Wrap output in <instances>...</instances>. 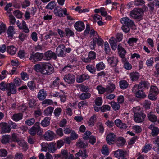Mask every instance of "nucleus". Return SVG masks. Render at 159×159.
Segmentation results:
<instances>
[{"label":"nucleus","mask_w":159,"mask_h":159,"mask_svg":"<svg viewBox=\"0 0 159 159\" xmlns=\"http://www.w3.org/2000/svg\"><path fill=\"white\" fill-rule=\"evenodd\" d=\"M29 133L32 136H35L36 134L38 135H41L42 132L40 126L39 122H36L34 125L29 130Z\"/></svg>","instance_id":"obj_1"},{"label":"nucleus","mask_w":159,"mask_h":159,"mask_svg":"<svg viewBox=\"0 0 159 159\" xmlns=\"http://www.w3.org/2000/svg\"><path fill=\"white\" fill-rule=\"evenodd\" d=\"M143 14V11L142 9L139 8H134L131 11L130 13V16L135 19L141 18Z\"/></svg>","instance_id":"obj_2"},{"label":"nucleus","mask_w":159,"mask_h":159,"mask_svg":"<svg viewBox=\"0 0 159 159\" xmlns=\"http://www.w3.org/2000/svg\"><path fill=\"white\" fill-rule=\"evenodd\" d=\"M43 57V53L38 52L34 53V52H33L31 54L29 59L35 63L36 62L41 61Z\"/></svg>","instance_id":"obj_3"},{"label":"nucleus","mask_w":159,"mask_h":159,"mask_svg":"<svg viewBox=\"0 0 159 159\" xmlns=\"http://www.w3.org/2000/svg\"><path fill=\"white\" fill-rule=\"evenodd\" d=\"M63 12L65 15H67V10L66 8L62 9V8L60 7L59 6H57L55 8L54 10V12L56 16L59 17L64 16L62 14Z\"/></svg>","instance_id":"obj_4"},{"label":"nucleus","mask_w":159,"mask_h":159,"mask_svg":"<svg viewBox=\"0 0 159 159\" xmlns=\"http://www.w3.org/2000/svg\"><path fill=\"white\" fill-rule=\"evenodd\" d=\"M7 90L8 96H10L11 94H15L16 92V86L15 84L12 82L7 84Z\"/></svg>","instance_id":"obj_5"},{"label":"nucleus","mask_w":159,"mask_h":159,"mask_svg":"<svg viewBox=\"0 0 159 159\" xmlns=\"http://www.w3.org/2000/svg\"><path fill=\"white\" fill-rule=\"evenodd\" d=\"M65 45L63 44L58 46L56 50V54L58 56L61 57L65 56Z\"/></svg>","instance_id":"obj_6"},{"label":"nucleus","mask_w":159,"mask_h":159,"mask_svg":"<svg viewBox=\"0 0 159 159\" xmlns=\"http://www.w3.org/2000/svg\"><path fill=\"white\" fill-rule=\"evenodd\" d=\"M146 116L145 114L143 112L134 115V120L137 123L142 122Z\"/></svg>","instance_id":"obj_7"},{"label":"nucleus","mask_w":159,"mask_h":159,"mask_svg":"<svg viewBox=\"0 0 159 159\" xmlns=\"http://www.w3.org/2000/svg\"><path fill=\"white\" fill-rule=\"evenodd\" d=\"M120 21L121 23L123 25L130 26V27L135 25L133 21L127 17L122 18L121 19Z\"/></svg>","instance_id":"obj_8"},{"label":"nucleus","mask_w":159,"mask_h":159,"mask_svg":"<svg viewBox=\"0 0 159 159\" xmlns=\"http://www.w3.org/2000/svg\"><path fill=\"white\" fill-rule=\"evenodd\" d=\"M53 70L54 68L52 66L48 65L47 63H45L42 74L49 75L53 72Z\"/></svg>","instance_id":"obj_9"},{"label":"nucleus","mask_w":159,"mask_h":159,"mask_svg":"<svg viewBox=\"0 0 159 159\" xmlns=\"http://www.w3.org/2000/svg\"><path fill=\"white\" fill-rule=\"evenodd\" d=\"M0 129L3 133H9L11 130L9 125L5 122H2L0 123Z\"/></svg>","instance_id":"obj_10"},{"label":"nucleus","mask_w":159,"mask_h":159,"mask_svg":"<svg viewBox=\"0 0 159 159\" xmlns=\"http://www.w3.org/2000/svg\"><path fill=\"white\" fill-rule=\"evenodd\" d=\"M63 79L66 82L69 84L73 83L75 81L74 75L70 74L65 75Z\"/></svg>","instance_id":"obj_11"},{"label":"nucleus","mask_w":159,"mask_h":159,"mask_svg":"<svg viewBox=\"0 0 159 159\" xmlns=\"http://www.w3.org/2000/svg\"><path fill=\"white\" fill-rule=\"evenodd\" d=\"M43 137L45 140L51 141L54 139V133L50 130L47 131L44 134Z\"/></svg>","instance_id":"obj_12"},{"label":"nucleus","mask_w":159,"mask_h":159,"mask_svg":"<svg viewBox=\"0 0 159 159\" xmlns=\"http://www.w3.org/2000/svg\"><path fill=\"white\" fill-rule=\"evenodd\" d=\"M74 27L75 29L78 31H81L84 30L85 25L84 23L81 21H78L74 24Z\"/></svg>","instance_id":"obj_13"},{"label":"nucleus","mask_w":159,"mask_h":159,"mask_svg":"<svg viewBox=\"0 0 159 159\" xmlns=\"http://www.w3.org/2000/svg\"><path fill=\"white\" fill-rule=\"evenodd\" d=\"M44 55L48 60H49L52 58L55 60L57 58L56 54L51 50L46 52Z\"/></svg>","instance_id":"obj_14"},{"label":"nucleus","mask_w":159,"mask_h":159,"mask_svg":"<svg viewBox=\"0 0 159 159\" xmlns=\"http://www.w3.org/2000/svg\"><path fill=\"white\" fill-rule=\"evenodd\" d=\"M147 116L148 120L154 123L157 121V117L153 112L148 113L147 115Z\"/></svg>","instance_id":"obj_15"},{"label":"nucleus","mask_w":159,"mask_h":159,"mask_svg":"<svg viewBox=\"0 0 159 159\" xmlns=\"http://www.w3.org/2000/svg\"><path fill=\"white\" fill-rule=\"evenodd\" d=\"M149 129L152 130L151 134L153 136H156L159 133V129L153 124L151 125L148 127Z\"/></svg>","instance_id":"obj_16"},{"label":"nucleus","mask_w":159,"mask_h":159,"mask_svg":"<svg viewBox=\"0 0 159 159\" xmlns=\"http://www.w3.org/2000/svg\"><path fill=\"white\" fill-rule=\"evenodd\" d=\"M115 125L116 126L122 129H126L127 126L126 124L123 123L119 119H116L115 121Z\"/></svg>","instance_id":"obj_17"},{"label":"nucleus","mask_w":159,"mask_h":159,"mask_svg":"<svg viewBox=\"0 0 159 159\" xmlns=\"http://www.w3.org/2000/svg\"><path fill=\"white\" fill-rule=\"evenodd\" d=\"M115 135L113 133L108 134L106 137V140L107 143L109 145L112 144L114 143Z\"/></svg>","instance_id":"obj_18"},{"label":"nucleus","mask_w":159,"mask_h":159,"mask_svg":"<svg viewBox=\"0 0 159 159\" xmlns=\"http://www.w3.org/2000/svg\"><path fill=\"white\" fill-rule=\"evenodd\" d=\"M126 152L120 149H118L115 151L114 153L115 156L119 159L121 157H124L126 155Z\"/></svg>","instance_id":"obj_19"},{"label":"nucleus","mask_w":159,"mask_h":159,"mask_svg":"<svg viewBox=\"0 0 159 159\" xmlns=\"http://www.w3.org/2000/svg\"><path fill=\"white\" fill-rule=\"evenodd\" d=\"M107 61L108 63L112 66H116L118 62L117 58L114 57H109L107 60Z\"/></svg>","instance_id":"obj_20"},{"label":"nucleus","mask_w":159,"mask_h":159,"mask_svg":"<svg viewBox=\"0 0 159 159\" xmlns=\"http://www.w3.org/2000/svg\"><path fill=\"white\" fill-rule=\"evenodd\" d=\"M45 63H42L35 65L34 66V69L38 72H41L42 74L44 67Z\"/></svg>","instance_id":"obj_21"},{"label":"nucleus","mask_w":159,"mask_h":159,"mask_svg":"<svg viewBox=\"0 0 159 159\" xmlns=\"http://www.w3.org/2000/svg\"><path fill=\"white\" fill-rule=\"evenodd\" d=\"M89 77L88 75L83 74L78 76L76 80L78 83H81L85 80L89 79Z\"/></svg>","instance_id":"obj_22"},{"label":"nucleus","mask_w":159,"mask_h":159,"mask_svg":"<svg viewBox=\"0 0 159 159\" xmlns=\"http://www.w3.org/2000/svg\"><path fill=\"white\" fill-rule=\"evenodd\" d=\"M16 48L12 45L8 46L7 47V52L11 55L15 54L16 53Z\"/></svg>","instance_id":"obj_23"},{"label":"nucleus","mask_w":159,"mask_h":159,"mask_svg":"<svg viewBox=\"0 0 159 159\" xmlns=\"http://www.w3.org/2000/svg\"><path fill=\"white\" fill-rule=\"evenodd\" d=\"M47 96L46 92L44 90H40L38 93V98L40 100H42L45 99Z\"/></svg>","instance_id":"obj_24"},{"label":"nucleus","mask_w":159,"mask_h":159,"mask_svg":"<svg viewBox=\"0 0 159 159\" xmlns=\"http://www.w3.org/2000/svg\"><path fill=\"white\" fill-rule=\"evenodd\" d=\"M118 53L120 57H124L126 53V51L121 46L120 44H119L118 45Z\"/></svg>","instance_id":"obj_25"},{"label":"nucleus","mask_w":159,"mask_h":159,"mask_svg":"<svg viewBox=\"0 0 159 159\" xmlns=\"http://www.w3.org/2000/svg\"><path fill=\"white\" fill-rule=\"evenodd\" d=\"M140 89L144 88L148 89L150 86L149 83L147 81H142L140 82L139 84Z\"/></svg>","instance_id":"obj_26"},{"label":"nucleus","mask_w":159,"mask_h":159,"mask_svg":"<svg viewBox=\"0 0 159 159\" xmlns=\"http://www.w3.org/2000/svg\"><path fill=\"white\" fill-rule=\"evenodd\" d=\"M115 88V85L113 83H109L106 88V92L108 93H111Z\"/></svg>","instance_id":"obj_27"},{"label":"nucleus","mask_w":159,"mask_h":159,"mask_svg":"<svg viewBox=\"0 0 159 159\" xmlns=\"http://www.w3.org/2000/svg\"><path fill=\"white\" fill-rule=\"evenodd\" d=\"M11 137L9 135H4L2 136L1 139V142L3 144H5L8 143L9 142Z\"/></svg>","instance_id":"obj_28"},{"label":"nucleus","mask_w":159,"mask_h":159,"mask_svg":"<svg viewBox=\"0 0 159 159\" xmlns=\"http://www.w3.org/2000/svg\"><path fill=\"white\" fill-rule=\"evenodd\" d=\"M54 110V108L49 107L45 109L44 111V114L47 116H49L52 114Z\"/></svg>","instance_id":"obj_29"},{"label":"nucleus","mask_w":159,"mask_h":159,"mask_svg":"<svg viewBox=\"0 0 159 159\" xmlns=\"http://www.w3.org/2000/svg\"><path fill=\"white\" fill-rule=\"evenodd\" d=\"M49 124L50 118L47 117H45L41 123V125L43 127L48 126L49 125Z\"/></svg>","instance_id":"obj_30"},{"label":"nucleus","mask_w":159,"mask_h":159,"mask_svg":"<svg viewBox=\"0 0 159 159\" xmlns=\"http://www.w3.org/2000/svg\"><path fill=\"white\" fill-rule=\"evenodd\" d=\"M23 114L21 113L15 114L12 116L13 120L15 121H18L22 118Z\"/></svg>","instance_id":"obj_31"},{"label":"nucleus","mask_w":159,"mask_h":159,"mask_svg":"<svg viewBox=\"0 0 159 159\" xmlns=\"http://www.w3.org/2000/svg\"><path fill=\"white\" fill-rule=\"evenodd\" d=\"M91 95L89 93H84L80 96V98L82 100H84L89 98L91 97Z\"/></svg>","instance_id":"obj_32"},{"label":"nucleus","mask_w":159,"mask_h":159,"mask_svg":"<svg viewBox=\"0 0 159 159\" xmlns=\"http://www.w3.org/2000/svg\"><path fill=\"white\" fill-rule=\"evenodd\" d=\"M49 152H50L53 153L57 150L55 147V144L53 142L50 143L49 144L48 148Z\"/></svg>","instance_id":"obj_33"},{"label":"nucleus","mask_w":159,"mask_h":159,"mask_svg":"<svg viewBox=\"0 0 159 159\" xmlns=\"http://www.w3.org/2000/svg\"><path fill=\"white\" fill-rule=\"evenodd\" d=\"M28 101L29 107L32 109L35 108L37 106L35 100L33 99H29Z\"/></svg>","instance_id":"obj_34"},{"label":"nucleus","mask_w":159,"mask_h":159,"mask_svg":"<svg viewBox=\"0 0 159 159\" xmlns=\"http://www.w3.org/2000/svg\"><path fill=\"white\" fill-rule=\"evenodd\" d=\"M61 155L62 159H67L68 157V152L67 150L62 149L61 151Z\"/></svg>","instance_id":"obj_35"},{"label":"nucleus","mask_w":159,"mask_h":159,"mask_svg":"<svg viewBox=\"0 0 159 159\" xmlns=\"http://www.w3.org/2000/svg\"><path fill=\"white\" fill-rule=\"evenodd\" d=\"M77 145L78 147L82 148H84L87 146V144L84 143L83 141L79 139L77 142Z\"/></svg>","instance_id":"obj_36"},{"label":"nucleus","mask_w":159,"mask_h":159,"mask_svg":"<svg viewBox=\"0 0 159 159\" xmlns=\"http://www.w3.org/2000/svg\"><path fill=\"white\" fill-rule=\"evenodd\" d=\"M7 33L8 35V37H12L14 34V27L13 26H9L7 31Z\"/></svg>","instance_id":"obj_37"},{"label":"nucleus","mask_w":159,"mask_h":159,"mask_svg":"<svg viewBox=\"0 0 159 159\" xmlns=\"http://www.w3.org/2000/svg\"><path fill=\"white\" fill-rule=\"evenodd\" d=\"M150 92L157 95L159 93V90L156 86H152L150 88Z\"/></svg>","instance_id":"obj_38"},{"label":"nucleus","mask_w":159,"mask_h":159,"mask_svg":"<svg viewBox=\"0 0 159 159\" xmlns=\"http://www.w3.org/2000/svg\"><path fill=\"white\" fill-rule=\"evenodd\" d=\"M130 76L132 81H134L138 79L139 75L138 72H133L130 74Z\"/></svg>","instance_id":"obj_39"},{"label":"nucleus","mask_w":159,"mask_h":159,"mask_svg":"<svg viewBox=\"0 0 159 159\" xmlns=\"http://www.w3.org/2000/svg\"><path fill=\"white\" fill-rule=\"evenodd\" d=\"M128 86V84L127 82L125 80H121L120 82V88L124 89L127 88Z\"/></svg>","instance_id":"obj_40"},{"label":"nucleus","mask_w":159,"mask_h":159,"mask_svg":"<svg viewBox=\"0 0 159 159\" xmlns=\"http://www.w3.org/2000/svg\"><path fill=\"white\" fill-rule=\"evenodd\" d=\"M27 86L29 89L32 90H34L36 88V84L34 81H29L27 83Z\"/></svg>","instance_id":"obj_41"},{"label":"nucleus","mask_w":159,"mask_h":159,"mask_svg":"<svg viewBox=\"0 0 159 159\" xmlns=\"http://www.w3.org/2000/svg\"><path fill=\"white\" fill-rule=\"evenodd\" d=\"M65 31L66 35L67 37H70L74 35V32L69 28H66Z\"/></svg>","instance_id":"obj_42"},{"label":"nucleus","mask_w":159,"mask_h":159,"mask_svg":"<svg viewBox=\"0 0 159 159\" xmlns=\"http://www.w3.org/2000/svg\"><path fill=\"white\" fill-rule=\"evenodd\" d=\"M125 142V139L122 137L118 138L117 142V145L118 146H123Z\"/></svg>","instance_id":"obj_43"},{"label":"nucleus","mask_w":159,"mask_h":159,"mask_svg":"<svg viewBox=\"0 0 159 159\" xmlns=\"http://www.w3.org/2000/svg\"><path fill=\"white\" fill-rule=\"evenodd\" d=\"M132 110L134 113V115H135V114H139L140 113L143 112V110L141 109L139 106L134 107L132 109Z\"/></svg>","instance_id":"obj_44"},{"label":"nucleus","mask_w":159,"mask_h":159,"mask_svg":"<svg viewBox=\"0 0 159 159\" xmlns=\"http://www.w3.org/2000/svg\"><path fill=\"white\" fill-rule=\"evenodd\" d=\"M154 63V60L153 57H151L146 60V64L148 67H150L153 66Z\"/></svg>","instance_id":"obj_45"},{"label":"nucleus","mask_w":159,"mask_h":159,"mask_svg":"<svg viewBox=\"0 0 159 159\" xmlns=\"http://www.w3.org/2000/svg\"><path fill=\"white\" fill-rule=\"evenodd\" d=\"M94 40L96 43L97 42V44L99 46H101L103 45V40L100 37L98 36H97V37H95L93 38Z\"/></svg>","instance_id":"obj_46"},{"label":"nucleus","mask_w":159,"mask_h":159,"mask_svg":"<svg viewBox=\"0 0 159 159\" xmlns=\"http://www.w3.org/2000/svg\"><path fill=\"white\" fill-rule=\"evenodd\" d=\"M111 104L113 109L115 111L119 110L120 108V106L119 104L114 102H112Z\"/></svg>","instance_id":"obj_47"},{"label":"nucleus","mask_w":159,"mask_h":159,"mask_svg":"<svg viewBox=\"0 0 159 159\" xmlns=\"http://www.w3.org/2000/svg\"><path fill=\"white\" fill-rule=\"evenodd\" d=\"M86 69L91 73H94L95 71L94 66L92 65L89 64L87 65L86 66Z\"/></svg>","instance_id":"obj_48"},{"label":"nucleus","mask_w":159,"mask_h":159,"mask_svg":"<svg viewBox=\"0 0 159 159\" xmlns=\"http://www.w3.org/2000/svg\"><path fill=\"white\" fill-rule=\"evenodd\" d=\"M111 107L108 105H104L100 107V110L102 112H105L110 110Z\"/></svg>","instance_id":"obj_49"},{"label":"nucleus","mask_w":159,"mask_h":159,"mask_svg":"<svg viewBox=\"0 0 159 159\" xmlns=\"http://www.w3.org/2000/svg\"><path fill=\"white\" fill-rule=\"evenodd\" d=\"M56 6L55 1H52L50 2L46 7L47 9H52Z\"/></svg>","instance_id":"obj_50"},{"label":"nucleus","mask_w":159,"mask_h":159,"mask_svg":"<svg viewBox=\"0 0 159 159\" xmlns=\"http://www.w3.org/2000/svg\"><path fill=\"white\" fill-rule=\"evenodd\" d=\"M13 14L17 18L20 19L22 17V13L20 10H16L15 11Z\"/></svg>","instance_id":"obj_51"},{"label":"nucleus","mask_w":159,"mask_h":159,"mask_svg":"<svg viewBox=\"0 0 159 159\" xmlns=\"http://www.w3.org/2000/svg\"><path fill=\"white\" fill-rule=\"evenodd\" d=\"M49 144L47 143L43 142L41 144V151L46 152L48 148Z\"/></svg>","instance_id":"obj_52"},{"label":"nucleus","mask_w":159,"mask_h":159,"mask_svg":"<svg viewBox=\"0 0 159 159\" xmlns=\"http://www.w3.org/2000/svg\"><path fill=\"white\" fill-rule=\"evenodd\" d=\"M96 120V116L93 115L90 119V120L88 123V125L90 126H93L94 123Z\"/></svg>","instance_id":"obj_53"},{"label":"nucleus","mask_w":159,"mask_h":159,"mask_svg":"<svg viewBox=\"0 0 159 159\" xmlns=\"http://www.w3.org/2000/svg\"><path fill=\"white\" fill-rule=\"evenodd\" d=\"M35 120L34 118H32L27 120L25 121L26 124L28 126H31L33 125L35 122Z\"/></svg>","instance_id":"obj_54"},{"label":"nucleus","mask_w":159,"mask_h":159,"mask_svg":"<svg viewBox=\"0 0 159 159\" xmlns=\"http://www.w3.org/2000/svg\"><path fill=\"white\" fill-rule=\"evenodd\" d=\"M75 66L74 65L68 64L66 66L63 68L62 70V71L67 72L68 71H71V69H73V68Z\"/></svg>","instance_id":"obj_55"},{"label":"nucleus","mask_w":159,"mask_h":159,"mask_svg":"<svg viewBox=\"0 0 159 159\" xmlns=\"http://www.w3.org/2000/svg\"><path fill=\"white\" fill-rule=\"evenodd\" d=\"M88 103L86 100L82 101L80 102L78 104V108L80 109L81 107H83L84 106H87Z\"/></svg>","instance_id":"obj_56"},{"label":"nucleus","mask_w":159,"mask_h":159,"mask_svg":"<svg viewBox=\"0 0 159 159\" xmlns=\"http://www.w3.org/2000/svg\"><path fill=\"white\" fill-rule=\"evenodd\" d=\"M136 96L137 98H144L146 96L143 91L142 90H140L136 93Z\"/></svg>","instance_id":"obj_57"},{"label":"nucleus","mask_w":159,"mask_h":159,"mask_svg":"<svg viewBox=\"0 0 159 159\" xmlns=\"http://www.w3.org/2000/svg\"><path fill=\"white\" fill-rule=\"evenodd\" d=\"M101 152L102 153L105 155H108L109 153L108 148L107 145H104L102 149Z\"/></svg>","instance_id":"obj_58"},{"label":"nucleus","mask_w":159,"mask_h":159,"mask_svg":"<svg viewBox=\"0 0 159 159\" xmlns=\"http://www.w3.org/2000/svg\"><path fill=\"white\" fill-rule=\"evenodd\" d=\"M96 67L98 70H100L104 69L105 65L102 62H100L96 65Z\"/></svg>","instance_id":"obj_59"},{"label":"nucleus","mask_w":159,"mask_h":159,"mask_svg":"<svg viewBox=\"0 0 159 159\" xmlns=\"http://www.w3.org/2000/svg\"><path fill=\"white\" fill-rule=\"evenodd\" d=\"M91 132L88 131H86L83 136L84 139L85 140H88L90 138V137L91 136Z\"/></svg>","instance_id":"obj_60"},{"label":"nucleus","mask_w":159,"mask_h":159,"mask_svg":"<svg viewBox=\"0 0 159 159\" xmlns=\"http://www.w3.org/2000/svg\"><path fill=\"white\" fill-rule=\"evenodd\" d=\"M97 89L100 94H103L105 92H106V88L103 87L102 86H98Z\"/></svg>","instance_id":"obj_61"},{"label":"nucleus","mask_w":159,"mask_h":159,"mask_svg":"<svg viewBox=\"0 0 159 159\" xmlns=\"http://www.w3.org/2000/svg\"><path fill=\"white\" fill-rule=\"evenodd\" d=\"M105 51L107 54H108L110 52V49L108 43L106 41L104 43Z\"/></svg>","instance_id":"obj_62"},{"label":"nucleus","mask_w":159,"mask_h":159,"mask_svg":"<svg viewBox=\"0 0 159 159\" xmlns=\"http://www.w3.org/2000/svg\"><path fill=\"white\" fill-rule=\"evenodd\" d=\"M17 142H18V143L19 146L24 148L26 149L28 148L26 143L24 141L20 140V139Z\"/></svg>","instance_id":"obj_63"},{"label":"nucleus","mask_w":159,"mask_h":159,"mask_svg":"<svg viewBox=\"0 0 159 159\" xmlns=\"http://www.w3.org/2000/svg\"><path fill=\"white\" fill-rule=\"evenodd\" d=\"M62 109L60 108H57L55 109L54 111V114L56 117H58L61 114Z\"/></svg>","instance_id":"obj_64"}]
</instances>
